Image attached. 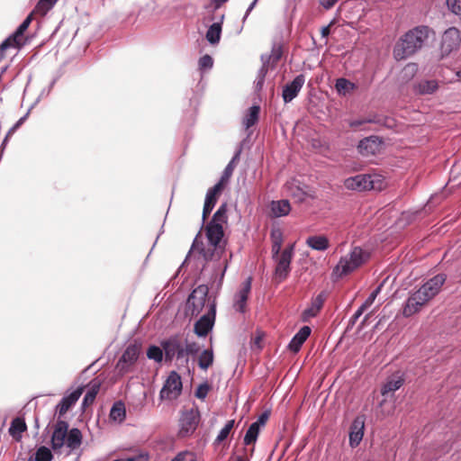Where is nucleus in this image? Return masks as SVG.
<instances>
[{
	"mask_svg": "<svg viewBox=\"0 0 461 461\" xmlns=\"http://www.w3.org/2000/svg\"><path fill=\"white\" fill-rule=\"evenodd\" d=\"M429 28L425 25L417 26L408 31L394 47V58L400 60L413 55L421 49L429 38Z\"/></svg>",
	"mask_w": 461,
	"mask_h": 461,
	"instance_id": "obj_1",
	"label": "nucleus"
},
{
	"mask_svg": "<svg viewBox=\"0 0 461 461\" xmlns=\"http://www.w3.org/2000/svg\"><path fill=\"white\" fill-rule=\"evenodd\" d=\"M368 254L360 247L352 248L348 254L340 258L333 268L332 278L338 280L351 274L360 267L368 259Z\"/></svg>",
	"mask_w": 461,
	"mask_h": 461,
	"instance_id": "obj_2",
	"label": "nucleus"
},
{
	"mask_svg": "<svg viewBox=\"0 0 461 461\" xmlns=\"http://www.w3.org/2000/svg\"><path fill=\"white\" fill-rule=\"evenodd\" d=\"M200 254L207 264L210 262L214 263L212 278L216 279L219 276L217 286L221 287L228 268V259L226 258H223L225 246H213L209 244L207 248L201 249Z\"/></svg>",
	"mask_w": 461,
	"mask_h": 461,
	"instance_id": "obj_3",
	"label": "nucleus"
},
{
	"mask_svg": "<svg viewBox=\"0 0 461 461\" xmlns=\"http://www.w3.org/2000/svg\"><path fill=\"white\" fill-rule=\"evenodd\" d=\"M227 204L222 203L212 216V219L206 226V238L208 243L213 246H224L221 244L224 235L222 223L227 221Z\"/></svg>",
	"mask_w": 461,
	"mask_h": 461,
	"instance_id": "obj_4",
	"label": "nucleus"
},
{
	"mask_svg": "<svg viewBox=\"0 0 461 461\" xmlns=\"http://www.w3.org/2000/svg\"><path fill=\"white\" fill-rule=\"evenodd\" d=\"M436 293H434L431 286L423 284L414 294H412L406 301L403 308V315L406 317L411 316L420 311V307L427 302L432 299Z\"/></svg>",
	"mask_w": 461,
	"mask_h": 461,
	"instance_id": "obj_5",
	"label": "nucleus"
},
{
	"mask_svg": "<svg viewBox=\"0 0 461 461\" xmlns=\"http://www.w3.org/2000/svg\"><path fill=\"white\" fill-rule=\"evenodd\" d=\"M209 288L206 285H200L195 287L187 299V306L192 316H197L203 310L205 305L209 310V303L212 302L208 297Z\"/></svg>",
	"mask_w": 461,
	"mask_h": 461,
	"instance_id": "obj_6",
	"label": "nucleus"
},
{
	"mask_svg": "<svg viewBox=\"0 0 461 461\" xmlns=\"http://www.w3.org/2000/svg\"><path fill=\"white\" fill-rule=\"evenodd\" d=\"M160 346L164 350L166 361H172L176 358L184 364V346L185 340L182 335H172L167 339L161 341Z\"/></svg>",
	"mask_w": 461,
	"mask_h": 461,
	"instance_id": "obj_7",
	"label": "nucleus"
},
{
	"mask_svg": "<svg viewBox=\"0 0 461 461\" xmlns=\"http://www.w3.org/2000/svg\"><path fill=\"white\" fill-rule=\"evenodd\" d=\"M294 255V244L287 245L279 256L273 260L276 262L275 277L279 282L285 280L291 272V263Z\"/></svg>",
	"mask_w": 461,
	"mask_h": 461,
	"instance_id": "obj_8",
	"label": "nucleus"
},
{
	"mask_svg": "<svg viewBox=\"0 0 461 461\" xmlns=\"http://www.w3.org/2000/svg\"><path fill=\"white\" fill-rule=\"evenodd\" d=\"M182 389L181 376L177 372L171 371L160 390L159 398L161 400H176L180 396Z\"/></svg>",
	"mask_w": 461,
	"mask_h": 461,
	"instance_id": "obj_9",
	"label": "nucleus"
},
{
	"mask_svg": "<svg viewBox=\"0 0 461 461\" xmlns=\"http://www.w3.org/2000/svg\"><path fill=\"white\" fill-rule=\"evenodd\" d=\"M216 317V301L212 299V302L209 303V310L206 313L200 317V319L194 323V333L202 338L208 335V333L213 329Z\"/></svg>",
	"mask_w": 461,
	"mask_h": 461,
	"instance_id": "obj_10",
	"label": "nucleus"
},
{
	"mask_svg": "<svg viewBox=\"0 0 461 461\" xmlns=\"http://www.w3.org/2000/svg\"><path fill=\"white\" fill-rule=\"evenodd\" d=\"M140 355V348L135 344L129 345L116 364V369L122 375L131 371Z\"/></svg>",
	"mask_w": 461,
	"mask_h": 461,
	"instance_id": "obj_11",
	"label": "nucleus"
},
{
	"mask_svg": "<svg viewBox=\"0 0 461 461\" xmlns=\"http://www.w3.org/2000/svg\"><path fill=\"white\" fill-rule=\"evenodd\" d=\"M179 435L187 437L192 435L198 427L200 422V413L197 410H190L184 412L180 418Z\"/></svg>",
	"mask_w": 461,
	"mask_h": 461,
	"instance_id": "obj_12",
	"label": "nucleus"
},
{
	"mask_svg": "<svg viewBox=\"0 0 461 461\" xmlns=\"http://www.w3.org/2000/svg\"><path fill=\"white\" fill-rule=\"evenodd\" d=\"M461 38L459 31L455 27L446 30L442 35L440 50L443 56L448 55L460 45Z\"/></svg>",
	"mask_w": 461,
	"mask_h": 461,
	"instance_id": "obj_13",
	"label": "nucleus"
},
{
	"mask_svg": "<svg viewBox=\"0 0 461 461\" xmlns=\"http://www.w3.org/2000/svg\"><path fill=\"white\" fill-rule=\"evenodd\" d=\"M344 185L348 190L366 191L375 189V184L370 175H357L345 179Z\"/></svg>",
	"mask_w": 461,
	"mask_h": 461,
	"instance_id": "obj_14",
	"label": "nucleus"
},
{
	"mask_svg": "<svg viewBox=\"0 0 461 461\" xmlns=\"http://www.w3.org/2000/svg\"><path fill=\"white\" fill-rule=\"evenodd\" d=\"M383 143L380 137L372 135L359 141L357 150L364 157L374 156L380 152Z\"/></svg>",
	"mask_w": 461,
	"mask_h": 461,
	"instance_id": "obj_15",
	"label": "nucleus"
},
{
	"mask_svg": "<svg viewBox=\"0 0 461 461\" xmlns=\"http://www.w3.org/2000/svg\"><path fill=\"white\" fill-rule=\"evenodd\" d=\"M252 278L248 277L241 285V288L235 294L233 308L240 313H245L247 311V301L251 291Z\"/></svg>",
	"mask_w": 461,
	"mask_h": 461,
	"instance_id": "obj_16",
	"label": "nucleus"
},
{
	"mask_svg": "<svg viewBox=\"0 0 461 461\" xmlns=\"http://www.w3.org/2000/svg\"><path fill=\"white\" fill-rule=\"evenodd\" d=\"M68 430V423L59 418L51 436V447L53 450L60 449L65 445Z\"/></svg>",
	"mask_w": 461,
	"mask_h": 461,
	"instance_id": "obj_17",
	"label": "nucleus"
},
{
	"mask_svg": "<svg viewBox=\"0 0 461 461\" xmlns=\"http://www.w3.org/2000/svg\"><path fill=\"white\" fill-rule=\"evenodd\" d=\"M305 82L303 74L296 76L294 80L283 88L282 97L285 104L292 102L299 94Z\"/></svg>",
	"mask_w": 461,
	"mask_h": 461,
	"instance_id": "obj_18",
	"label": "nucleus"
},
{
	"mask_svg": "<svg viewBox=\"0 0 461 461\" xmlns=\"http://www.w3.org/2000/svg\"><path fill=\"white\" fill-rule=\"evenodd\" d=\"M366 418L364 415L357 416L350 425L349 430V445L356 447L361 442L364 436Z\"/></svg>",
	"mask_w": 461,
	"mask_h": 461,
	"instance_id": "obj_19",
	"label": "nucleus"
},
{
	"mask_svg": "<svg viewBox=\"0 0 461 461\" xmlns=\"http://www.w3.org/2000/svg\"><path fill=\"white\" fill-rule=\"evenodd\" d=\"M82 393L83 387L79 386L69 394L62 397L56 406V412L59 414V418H61L78 401Z\"/></svg>",
	"mask_w": 461,
	"mask_h": 461,
	"instance_id": "obj_20",
	"label": "nucleus"
},
{
	"mask_svg": "<svg viewBox=\"0 0 461 461\" xmlns=\"http://www.w3.org/2000/svg\"><path fill=\"white\" fill-rule=\"evenodd\" d=\"M32 20V14H29L23 22L18 26V28L4 41L7 42L10 48H20L23 45L22 38L24 32L28 29Z\"/></svg>",
	"mask_w": 461,
	"mask_h": 461,
	"instance_id": "obj_21",
	"label": "nucleus"
},
{
	"mask_svg": "<svg viewBox=\"0 0 461 461\" xmlns=\"http://www.w3.org/2000/svg\"><path fill=\"white\" fill-rule=\"evenodd\" d=\"M311 328L309 326H303L292 338L288 344V349L294 353L300 351L303 344L306 341L311 335Z\"/></svg>",
	"mask_w": 461,
	"mask_h": 461,
	"instance_id": "obj_22",
	"label": "nucleus"
},
{
	"mask_svg": "<svg viewBox=\"0 0 461 461\" xmlns=\"http://www.w3.org/2000/svg\"><path fill=\"white\" fill-rule=\"evenodd\" d=\"M404 384V378L402 375H393L389 376L386 382L381 387V394L385 396L390 393L399 390Z\"/></svg>",
	"mask_w": 461,
	"mask_h": 461,
	"instance_id": "obj_23",
	"label": "nucleus"
},
{
	"mask_svg": "<svg viewBox=\"0 0 461 461\" xmlns=\"http://www.w3.org/2000/svg\"><path fill=\"white\" fill-rule=\"evenodd\" d=\"M224 20V14H221L219 16V19L217 22H214L207 30L205 38L207 41L212 44H217L219 43L221 40V25Z\"/></svg>",
	"mask_w": 461,
	"mask_h": 461,
	"instance_id": "obj_24",
	"label": "nucleus"
},
{
	"mask_svg": "<svg viewBox=\"0 0 461 461\" xmlns=\"http://www.w3.org/2000/svg\"><path fill=\"white\" fill-rule=\"evenodd\" d=\"M438 84L437 80L423 79L414 84L413 91L419 95H431L437 91Z\"/></svg>",
	"mask_w": 461,
	"mask_h": 461,
	"instance_id": "obj_25",
	"label": "nucleus"
},
{
	"mask_svg": "<svg viewBox=\"0 0 461 461\" xmlns=\"http://www.w3.org/2000/svg\"><path fill=\"white\" fill-rule=\"evenodd\" d=\"M305 243L311 249L318 251H323L329 247V240L323 235L310 236L306 239Z\"/></svg>",
	"mask_w": 461,
	"mask_h": 461,
	"instance_id": "obj_26",
	"label": "nucleus"
},
{
	"mask_svg": "<svg viewBox=\"0 0 461 461\" xmlns=\"http://www.w3.org/2000/svg\"><path fill=\"white\" fill-rule=\"evenodd\" d=\"M324 303V298L322 294L317 295L312 302V304L309 308L305 309L303 312V320L305 321L309 318H313L317 315V313L321 309Z\"/></svg>",
	"mask_w": 461,
	"mask_h": 461,
	"instance_id": "obj_27",
	"label": "nucleus"
},
{
	"mask_svg": "<svg viewBox=\"0 0 461 461\" xmlns=\"http://www.w3.org/2000/svg\"><path fill=\"white\" fill-rule=\"evenodd\" d=\"M82 443V433L80 429L77 428H73L69 431L68 430V434L66 437L65 445L71 450L77 449L80 447Z\"/></svg>",
	"mask_w": 461,
	"mask_h": 461,
	"instance_id": "obj_28",
	"label": "nucleus"
},
{
	"mask_svg": "<svg viewBox=\"0 0 461 461\" xmlns=\"http://www.w3.org/2000/svg\"><path fill=\"white\" fill-rule=\"evenodd\" d=\"M271 211L275 217H283L289 214L291 205L288 200L273 201L271 203Z\"/></svg>",
	"mask_w": 461,
	"mask_h": 461,
	"instance_id": "obj_29",
	"label": "nucleus"
},
{
	"mask_svg": "<svg viewBox=\"0 0 461 461\" xmlns=\"http://www.w3.org/2000/svg\"><path fill=\"white\" fill-rule=\"evenodd\" d=\"M110 419L116 422H122L126 417L125 405L122 402H115L110 411Z\"/></svg>",
	"mask_w": 461,
	"mask_h": 461,
	"instance_id": "obj_30",
	"label": "nucleus"
},
{
	"mask_svg": "<svg viewBox=\"0 0 461 461\" xmlns=\"http://www.w3.org/2000/svg\"><path fill=\"white\" fill-rule=\"evenodd\" d=\"M240 153H241V149L240 148L233 155L231 160L225 167V168L222 172V175L221 176V179L219 181V182H221L222 186H223L224 182H227L229 180V178L231 176L234 167H235V164L237 161L240 160Z\"/></svg>",
	"mask_w": 461,
	"mask_h": 461,
	"instance_id": "obj_31",
	"label": "nucleus"
},
{
	"mask_svg": "<svg viewBox=\"0 0 461 461\" xmlns=\"http://www.w3.org/2000/svg\"><path fill=\"white\" fill-rule=\"evenodd\" d=\"M213 351L212 348L204 349L198 357V366L203 370H207L213 363Z\"/></svg>",
	"mask_w": 461,
	"mask_h": 461,
	"instance_id": "obj_32",
	"label": "nucleus"
},
{
	"mask_svg": "<svg viewBox=\"0 0 461 461\" xmlns=\"http://www.w3.org/2000/svg\"><path fill=\"white\" fill-rule=\"evenodd\" d=\"M335 88L339 95H345L347 93L354 91L357 86L345 77H339L336 80Z\"/></svg>",
	"mask_w": 461,
	"mask_h": 461,
	"instance_id": "obj_33",
	"label": "nucleus"
},
{
	"mask_svg": "<svg viewBox=\"0 0 461 461\" xmlns=\"http://www.w3.org/2000/svg\"><path fill=\"white\" fill-rule=\"evenodd\" d=\"M260 107L253 105L249 108V113L243 119V124L246 129L252 127L258 120Z\"/></svg>",
	"mask_w": 461,
	"mask_h": 461,
	"instance_id": "obj_34",
	"label": "nucleus"
},
{
	"mask_svg": "<svg viewBox=\"0 0 461 461\" xmlns=\"http://www.w3.org/2000/svg\"><path fill=\"white\" fill-rule=\"evenodd\" d=\"M261 428L262 427L255 422L251 423L245 434L243 439L244 445L249 446L252 443H255L258 439Z\"/></svg>",
	"mask_w": 461,
	"mask_h": 461,
	"instance_id": "obj_35",
	"label": "nucleus"
},
{
	"mask_svg": "<svg viewBox=\"0 0 461 461\" xmlns=\"http://www.w3.org/2000/svg\"><path fill=\"white\" fill-rule=\"evenodd\" d=\"M100 389V383L95 380L91 383L90 389L86 392L83 398L82 406L83 408L93 403Z\"/></svg>",
	"mask_w": 461,
	"mask_h": 461,
	"instance_id": "obj_36",
	"label": "nucleus"
},
{
	"mask_svg": "<svg viewBox=\"0 0 461 461\" xmlns=\"http://www.w3.org/2000/svg\"><path fill=\"white\" fill-rule=\"evenodd\" d=\"M57 2L58 0H39L32 13L44 16L54 7Z\"/></svg>",
	"mask_w": 461,
	"mask_h": 461,
	"instance_id": "obj_37",
	"label": "nucleus"
},
{
	"mask_svg": "<svg viewBox=\"0 0 461 461\" xmlns=\"http://www.w3.org/2000/svg\"><path fill=\"white\" fill-rule=\"evenodd\" d=\"M185 346H184V364L187 365L189 362V356H195L200 351V346L198 343L192 341L189 342L186 339L184 338Z\"/></svg>",
	"mask_w": 461,
	"mask_h": 461,
	"instance_id": "obj_38",
	"label": "nucleus"
},
{
	"mask_svg": "<svg viewBox=\"0 0 461 461\" xmlns=\"http://www.w3.org/2000/svg\"><path fill=\"white\" fill-rule=\"evenodd\" d=\"M223 186L221 185V182L216 183L212 187H211L205 195L204 203H208L211 206H215L217 202V194L222 190Z\"/></svg>",
	"mask_w": 461,
	"mask_h": 461,
	"instance_id": "obj_39",
	"label": "nucleus"
},
{
	"mask_svg": "<svg viewBox=\"0 0 461 461\" xmlns=\"http://www.w3.org/2000/svg\"><path fill=\"white\" fill-rule=\"evenodd\" d=\"M447 279V276L445 274H438L435 276L429 279L426 283L433 289L434 293L437 294L440 291L442 285H444Z\"/></svg>",
	"mask_w": 461,
	"mask_h": 461,
	"instance_id": "obj_40",
	"label": "nucleus"
},
{
	"mask_svg": "<svg viewBox=\"0 0 461 461\" xmlns=\"http://www.w3.org/2000/svg\"><path fill=\"white\" fill-rule=\"evenodd\" d=\"M27 427L24 420L21 418H15L11 422L9 432L14 437L16 434H21L25 431Z\"/></svg>",
	"mask_w": 461,
	"mask_h": 461,
	"instance_id": "obj_41",
	"label": "nucleus"
},
{
	"mask_svg": "<svg viewBox=\"0 0 461 461\" xmlns=\"http://www.w3.org/2000/svg\"><path fill=\"white\" fill-rule=\"evenodd\" d=\"M164 350L162 347H158L156 345H151L149 347L147 350V357L149 359H152L158 363H160L163 359Z\"/></svg>",
	"mask_w": 461,
	"mask_h": 461,
	"instance_id": "obj_42",
	"label": "nucleus"
},
{
	"mask_svg": "<svg viewBox=\"0 0 461 461\" xmlns=\"http://www.w3.org/2000/svg\"><path fill=\"white\" fill-rule=\"evenodd\" d=\"M234 424H235L234 420H228L226 422V424L224 425V427L220 430L217 438H215L214 443L219 444V443L222 442L223 440H225L228 438L230 430L233 429Z\"/></svg>",
	"mask_w": 461,
	"mask_h": 461,
	"instance_id": "obj_43",
	"label": "nucleus"
},
{
	"mask_svg": "<svg viewBox=\"0 0 461 461\" xmlns=\"http://www.w3.org/2000/svg\"><path fill=\"white\" fill-rule=\"evenodd\" d=\"M53 455L50 448L40 447L35 453L34 461H51Z\"/></svg>",
	"mask_w": 461,
	"mask_h": 461,
	"instance_id": "obj_44",
	"label": "nucleus"
},
{
	"mask_svg": "<svg viewBox=\"0 0 461 461\" xmlns=\"http://www.w3.org/2000/svg\"><path fill=\"white\" fill-rule=\"evenodd\" d=\"M267 60H268V64L274 67L282 57V49L280 46H274L271 53L267 55Z\"/></svg>",
	"mask_w": 461,
	"mask_h": 461,
	"instance_id": "obj_45",
	"label": "nucleus"
},
{
	"mask_svg": "<svg viewBox=\"0 0 461 461\" xmlns=\"http://www.w3.org/2000/svg\"><path fill=\"white\" fill-rule=\"evenodd\" d=\"M384 282H382L370 294L369 296L366 299V301L362 303V305L367 309L368 307H370L375 300L376 299L377 295L381 293V290H382V287L384 286Z\"/></svg>",
	"mask_w": 461,
	"mask_h": 461,
	"instance_id": "obj_46",
	"label": "nucleus"
},
{
	"mask_svg": "<svg viewBox=\"0 0 461 461\" xmlns=\"http://www.w3.org/2000/svg\"><path fill=\"white\" fill-rule=\"evenodd\" d=\"M198 63H199L200 70H207V69H211L212 68L213 59L210 55L205 54L199 59Z\"/></svg>",
	"mask_w": 461,
	"mask_h": 461,
	"instance_id": "obj_47",
	"label": "nucleus"
},
{
	"mask_svg": "<svg viewBox=\"0 0 461 461\" xmlns=\"http://www.w3.org/2000/svg\"><path fill=\"white\" fill-rule=\"evenodd\" d=\"M366 309L361 304L348 322L347 330H351Z\"/></svg>",
	"mask_w": 461,
	"mask_h": 461,
	"instance_id": "obj_48",
	"label": "nucleus"
},
{
	"mask_svg": "<svg viewBox=\"0 0 461 461\" xmlns=\"http://www.w3.org/2000/svg\"><path fill=\"white\" fill-rule=\"evenodd\" d=\"M171 461H196V456L193 452H179Z\"/></svg>",
	"mask_w": 461,
	"mask_h": 461,
	"instance_id": "obj_49",
	"label": "nucleus"
},
{
	"mask_svg": "<svg viewBox=\"0 0 461 461\" xmlns=\"http://www.w3.org/2000/svg\"><path fill=\"white\" fill-rule=\"evenodd\" d=\"M210 391V385L208 383H203L201 384L195 390V397L201 400H204Z\"/></svg>",
	"mask_w": 461,
	"mask_h": 461,
	"instance_id": "obj_50",
	"label": "nucleus"
},
{
	"mask_svg": "<svg viewBox=\"0 0 461 461\" xmlns=\"http://www.w3.org/2000/svg\"><path fill=\"white\" fill-rule=\"evenodd\" d=\"M448 9L456 15H461V0H446Z\"/></svg>",
	"mask_w": 461,
	"mask_h": 461,
	"instance_id": "obj_51",
	"label": "nucleus"
},
{
	"mask_svg": "<svg viewBox=\"0 0 461 461\" xmlns=\"http://www.w3.org/2000/svg\"><path fill=\"white\" fill-rule=\"evenodd\" d=\"M261 60H262V66L258 69L257 77L265 79L270 65L268 64V60H267L266 55L261 56Z\"/></svg>",
	"mask_w": 461,
	"mask_h": 461,
	"instance_id": "obj_52",
	"label": "nucleus"
},
{
	"mask_svg": "<svg viewBox=\"0 0 461 461\" xmlns=\"http://www.w3.org/2000/svg\"><path fill=\"white\" fill-rule=\"evenodd\" d=\"M269 414H270L269 411H263L258 416V420L254 422L257 423L258 425H259L260 427H264L269 418Z\"/></svg>",
	"mask_w": 461,
	"mask_h": 461,
	"instance_id": "obj_53",
	"label": "nucleus"
},
{
	"mask_svg": "<svg viewBox=\"0 0 461 461\" xmlns=\"http://www.w3.org/2000/svg\"><path fill=\"white\" fill-rule=\"evenodd\" d=\"M282 244H283V242H272V247H271L272 258H276L277 256H279L281 254Z\"/></svg>",
	"mask_w": 461,
	"mask_h": 461,
	"instance_id": "obj_54",
	"label": "nucleus"
},
{
	"mask_svg": "<svg viewBox=\"0 0 461 461\" xmlns=\"http://www.w3.org/2000/svg\"><path fill=\"white\" fill-rule=\"evenodd\" d=\"M270 236L272 242H283V234L280 230H272Z\"/></svg>",
	"mask_w": 461,
	"mask_h": 461,
	"instance_id": "obj_55",
	"label": "nucleus"
},
{
	"mask_svg": "<svg viewBox=\"0 0 461 461\" xmlns=\"http://www.w3.org/2000/svg\"><path fill=\"white\" fill-rule=\"evenodd\" d=\"M416 71H417V65L411 63V64H408L407 66H405L402 72L405 75H410L411 77H413L414 74L416 73Z\"/></svg>",
	"mask_w": 461,
	"mask_h": 461,
	"instance_id": "obj_56",
	"label": "nucleus"
},
{
	"mask_svg": "<svg viewBox=\"0 0 461 461\" xmlns=\"http://www.w3.org/2000/svg\"><path fill=\"white\" fill-rule=\"evenodd\" d=\"M338 0H320V5L326 10L330 9L335 5Z\"/></svg>",
	"mask_w": 461,
	"mask_h": 461,
	"instance_id": "obj_57",
	"label": "nucleus"
},
{
	"mask_svg": "<svg viewBox=\"0 0 461 461\" xmlns=\"http://www.w3.org/2000/svg\"><path fill=\"white\" fill-rule=\"evenodd\" d=\"M366 123L382 124L383 119L378 115H371L366 118Z\"/></svg>",
	"mask_w": 461,
	"mask_h": 461,
	"instance_id": "obj_58",
	"label": "nucleus"
},
{
	"mask_svg": "<svg viewBox=\"0 0 461 461\" xmlns=\"http://www.w3.org/2000/svg\"><path fill=\"white\" fill-rule=\"evenodd\" d=\"M365 123H366V118L365 119H357V120H353V121L349 122V126L351 128H357Z\"/></svg>",
	"mask_w": 461,
	"mask_h": 461,
	"instance_id": "obj_59",
	"label": "nucleus"
},
{
	"mask_svg": "<svg viewBox=\"0 0 461 461\" xmlns=\"http://www.w3.org/2000/svg\"><path fill=\"white\" fill-rule=\"evenodd\" d=\"M214 206H211L208 203H204L203 210V220L204 221L208 215L212 212Z\"/></svg>",
	"mask_w": 461,
	"mask_h": 461,
	"instance_id": "obj_60",
	"label": "nucleus"
},
{
	"mask_svg": "<svg viewBox=\"0 0 461 461\" xmlns=\"http://www.w3.org/2000/svg\"><path fill=\"white\" fill-rule=\"evenodd\" d=\"M258 0H253V2L249 5L245 15L243 16L242 22L244 23L248 16L249 15L250 12L254 9L255 5H257Z\"/></svg>",
	"mask_w": 461,
	"mask_h": 461,
	"instance_id": "obj_61",
	"label": "nucleus"
},
{
	"mask_svg": "<svg viewBox=\"0 0 461 461\" xmlns=\"http://www.w3.org/2000/svg\"><path fill=\"white\" fill-rule=\"evenodd\" d=\"M7 49H10V47L7 45V42L6 41H3L0 44V60L4 58V52Z\"/></svg>",
	"mask_w": 461,
	"mask_h": 461,
	"instance_id": "obj_62",
	"label": "nucleus"
},
{
	"mask_svg": "<svg viewBox=\"0 0 461 461\" xmlns=\"http://www.w3.org/2000/svg\"><path fill=\"white\" fill-rule=\"evenodd\" d=\"M264 82H265L264 78L257 77L256 81H255L256 89L258 90V91L261 90L262 86L264 85Z\"/></svg>",
	"mask_w": 461,
	"mask_h": 461,
	"instance_id": "obj_63",
	"label": "nucleus"
},
{
	"mask_svg": "<svg viewBox=\"0 0 461 461\" xmlns=\"http://www.w3.org/2000/svg\"><path fill=\"white\" fill-rule=\"evenodd\" d=\"M228 0H211V3L213 5L214 9H218L222 4L227 2Z\"/></svg>",
	"mask_w": 461,
	"mask_h": 461,
	"instance_id": "obj_64",
	"label": "nucleus"
}]
</instances>
